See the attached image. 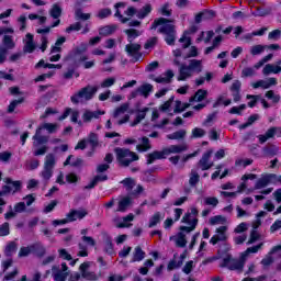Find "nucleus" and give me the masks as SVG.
I'll list each match as a JSON object with an SVG mask.
<instances>
[{
    "label": "nucleus",
    "instance_id": "f257e3e1",
    "mask_svg": "<svg viewBox=\"0 0 281 281\" xmlns=\"http://www.w3.org/2000/svg\"><path fill=\"white\" fill-rule=\"evenodd\" d=\"M175 20H168L166 18H158L154 20L150 30L158 29L160 34H165V41L167 45H175L177 38V30L175 29Z\"/></svg>",
    "mask_w": 281,
    "mask_h": 281
},
{
    "label": "nucleus",
    "instance_id": "f03ea898",
    "mask_svg": "<svg viewBox=\"0 0 281 281\" xmlns=\"http://www.w3.org/2000/svg\"><path fill=\"white\" fill-rule=\"evenodd\" d=\"M201 74L203 71V61L199 59H191L189 65H181L179 68L178 80L183 81L192 78V74Z\"/></svg>",
    "mask_w": 281,
    "mask_h": 281
},
{
    "label": "nucleus",
    "instance_id": "7ed1b4c3",
    "mask_svg": "<svg viewBox=\"0 0 281 281\" xmlns=\"http://www.w3.org/2000/svg\"><path fill=\"white\" fill-rule=\"evenodd\" d=\"M114 153L119 166H122L123 168H128L133 161H139V155L135 151H131L128 148L116 147Z\"/></svg>",
    "mask_w": 281,
    "mask_h": 281
},
{
    "label": "nucleus",
    "instance_id": "20e7f679",
    "mask_svg": "<svg viewBox=\"0 0 281 281\" xmlns=\"http://www.w3.org/2000/svg\"><path fill=\"white\" fill-rule=\"evenodd\" d=\"M98 86H86L81 88L77 93H75L70 100L72 104H80L82 102H89L93 100L94 95L98 93Z\"/></svg>",
    "mask_w": 281,
    "mask_h": 281
},
{
    "label": "nucleus",
    "instance_id": "39448f33",
    "mask_svg": "<svg viewBox=\"0 0 281 281\" xmlns=\"http://www.w3.org/2000/svg\"><path fill=\"white\" fill-rule=\"evenodd\" d=\"M196 216H199V210H196V207H191L190 212H187L181 220V223H184L189 226H180L179 229L194 232L199 225V218Z\"/></svg>",
    "mask_w": 281,
    "mask_h": 281
},
{
    "label": "nucleus",
    "instance_id": "423d86ee",
    "mask_svg": "<svg viewBox=\"0 0 281 281\" xmlns=\"http://www.w3.org/2000/svg\"><path fill=\"white\" fill-rule=\"evenodd\" d=\"M245 262L247 261L243 258V255H240L239 259H234L232 255H226L223 258L221 267H226V269H229V271H237L238 273H243V270L245 269Z\"/></svg>",
    "mask_w": 281,
    "mask_h": 281
},
{
    "label": "nucleus",
    "instance_id": "0eeeda50",
    "mask_svg": "<svg viewBox=\"0 0 281 281\" xmlns=\"http://www.w3.org/2000/svg\"><path fill=\"white\" fill-rule=\"evenodd\" d=\"M56 166V156L54 154H47L44 161V168L40 176L47 183L54 176V167Z\"/></svg>",
    "mask_w": 281,
    "mask_h": 281
},
{
    "label": "nucleus",
    "instance_id": "6e6552de",
    "mask_svg": "<svg viewBox=\"0 0 281 281\" xmlns=\"http://www.w3.org/2000/svg\"><path fill=\"white\" fill-rule=\"evenodd\" d=\"M168 155H176L175 149L171 146L164 148L162 150H155L147 155V166H150V164H155L157 159H166Z\"/></svg>",
    "mask_w": 281,
    "mask_h": 281
},
{
    "label": "nucleus",
    "instance_id": "1a4fd4ad",
    "mask_svg": "<svg viewBox=\"0 0 281 281\" xmlns=\"http://www.w3.org/2000/svg\"><path fill=\"white\" fill-rule=\"evenodd\" d=\"M87 245L88 247H95V239L90 236H82L81 243L78 244L79 251L77 256H79L80 258H87V256H89V248L87 247Z\"/></svg>",
    "mask_w": 281,
    "mask_h": 281
},
{
    "label": "nucleus",
    "instance_id": "9d476101",
    "mask_svg": "<svg viewBox=\"0 0 281 281\" xmlns=\"http://www.w3.org/2000/svg\"><path fill=\"white\" fill-rule=\"evenodd\" d=\"M91 268V262L90 261H85L83 263L80 265L79 271H80V278H83V280H90V281H95L99 280V276L93 272L89 271Z\"/></svg>",
    "mask_w": 281,
    "mask_h": 281
},
{
    "label": "nucleus",
    "instance_id": "9b49d317",
    "mask_svg": "<svg viewBox=\"0 0 281 281\" xmlns=\"http://www.w3.org/2000/svg\"><path fill=\"white\" fill-rule=\"evenodd\" d=\"M191 231H187V229H180L177 233V235L171 236L169 238V240H172L173 243H176V247H180L183 248L186 247V245H188V234H191Z\"/></svg>",
    "mask_w": 281,
    "mask_h": 281
},
{
    "label": "nucleus",
    "instance_id": "f8f14e48",
    "mask_svg": "<svg viewBox=\"0 0 281 281\" xmlns=\"http://www.w3.org/2000/svg\"><path fill=\"white\" fill-rule=\"evenodd\" d=\"M134 220L135 215H133V213H130L127 216L124 217H114L112 220V223L114 227H117V229H124L126 227H133V224H131V222H133Z\"/></svg>",
    "mask_w": 281,
    "mask_h": 281
},
{
    "label": "nucleus",
    "instance_id": "ddd939ff",
    "mask_svg": "<svg viewBox=\"0 0 281 281\" xmlns=\"http://www.w3.org/2000/svg\"><path fill=\"white\" fill-rule=\"evenodd\" d=\"M227 226H220L215 229V235L210 239L211 245H218V243H226L227 236Z\"/></svg>",
    "mask_w": 281,
    "mask_h": 281
},
{
    "label": "nucleus",
    "instance_id": "4468645a",
    "mask_svg": "<svg viewBox=\"0 0 281 281\" xmlns=\"http://www.w3.org/2000/svg\"><path fill=\"white\" fill-rule=\"evenodd\" d=\"M89 49V45L87 43H81L79 46L72 49L74 58L78 63H85L89 60V56L85 55V53Z\"/></svg>",
    "mask_w": 281,
    "mask_h": 281
},
{
    "label": "nucleus",
    "instance_id": "2eb2a0df",
    "mask_svg": "<svg viewBox=\"0 0 281 281\" xmlns=\"http://www.w3.org/2000/svg\"><path fill=\"white\" fill-rule=\"evenodd\" d=\"M274 179H277L276 173H270L261 177L259 180H257L255 184V190H262V188H267L269 183H276Z\"/></svg>",
    "mask_w": 281,
    "mask_h": 281
},
{
    "label": "nucleus",
    "instance_id": "dca6fc26",
    "mask_svg": "<svg viewBox=\"0 0 281 281\" xmlns=\"http://www.w3.org/2000/svg\"><path fill=\"white\" fill-rule=\"evenodd\" d=\"M212 157V150H207L203 154L202 158L198 162V168L201 170H210L214 166V162L210 161Z\"/></svg>",
    "mask_w": 281,
    "mask_h": 281
},
{
    "label": "nucleus",
    "instance_id": "f3484780",
    "mask_svg": "<svg viewBox=\"0 0 281 281\" xmlns=\"http://www.w3.org/2000/svg\"><path fill=\"white\" fill-rule=\"evenodd\" d=\"M125 52L128 56H133L136 60H139V57H142V54H139V52H142V45L130 42V44L125 46Z\"/></svg>",
    "mask_w": 281,
    "mask_h": 281
},
{
    "label": "nucleus",
    "instance_id": "a211bd4d",
    "mask_svg": "<svg viewBox=\"0 0 281 281\" xmlns=\"http://www.w3.org/2000/svg\"><path fill=\"white\" fill-rule=\"evenodd\" d=\"M87 214H89L87 210L80 209V210H70V212L67 213L66 216H68V221H70V223H74L75 221H82V218H85Z\"/></svg>",
    "mask_w": 281,
    "mask_h": 281
},
{
    "label": "nucleus",
    "instance_id": "6ab92c4d",
    "mask_svg": "<svg viewBox=\"0 0 281 281\" xmlns=\"http://www.w3.org/2000/svg\"><path fill=\"white\" fill-rule=\"evenodd\" d=\"M33 146L35 148H38V146H43V144H47L49 142V137L43 136V130H41L40 127H37L35 135L33 136Z\"/></svg>",
    "mask_w": 281,
    "mask_h": 281
},
{
    "label": "nucleus",
    "instance_id": "aec40b11",
    "mask_svg": "<svg viewBox=\"0 0 281 281\" xmlns=\"http://www.w3.org/2000/svg\"><path fill=\"white\" fill-rule=\"evenodd\" d=\"M36 49V44L34 43V35L27 33L24 40V54H32Z\"/></svg>",
    "mask_w": 281,
    "mask_h": 281
},
{
    "label": "nucleus",
    "instance_id": "412c9836",
    "mask_svg": "<svg viewBox=\"0 0 281 281\" xmlns=\"http://www.w3.org/2000/svg\"><path fill=\"white\" fill-rule=\"evenodd\" d=\"M240 87H243V82H240V80H235L231 86L234 102H240L241 100Z\"/></svg>",
    "mask_w": 281,
    "mask_h": 281
},
{
    "label": "nucleus",
    "instance_id": "4be33fe9",
    "mask_svg": "<svg viewBox=\"0 0 281 281\" xmlns=\"http://www.w3.org/2000/svg\"><path fill=\"white\" fill-rule=\"evenodd\" d=\"M31 249H32V254L37 258H43L45 254H47V249L41 241L31 244Z\"/></svg>",
    "mask_w": 281,
    "mask_h": 281
},
{
    "label": "nucleus",
    "instance_id": "5701e85b",
    "mask_svg": "<svg viewBox=\"0 0 281 281\" xmlns=\"http://www.w3.org/2000/svg\"><path fill=\"white\" fill-rule=\"evenodd\" d=\"M100 115H104V111H91V110H86L82 114V120L86 123L91 122V120H98Z\"/></svg>",
    "mask_w": 281,
    "mask_h": 281
},
{
    "label": "nucleus",
    "instance_id": "b1692460",
    "mask_svg": "<svg viewBox=\"0 0 281 281\" xmlns=\"http://www.w3.org/2000/svg\"><path fill=\"white\" fill-rule=\"evenodd\" d=\"M140 144L136 145V150L138 153H148L153 148V145H150V138L144 136L139 138Z\"/></svg>",
    "mask_w": 281,
    "mask_h": 281
},
{
    "label": "nucleus",
    "instance_id": "393cba45",
    "mask_svg": "<svg viewBox=\"0 0 281 281\" xmlns=\"http://www.w3.org/2000/svg\"><path fill=\"white\" fill-rule=\"evenodd\" d=\"M172 78H175V72L172 70H167L160 77L155 78V82L170 85L172 82Z\"/></svg>",
    "mask_w": 281,
    "mask_h": 281
},
{
    "label": "nucleus",
    "instance_id": "a878e982",
    "mask_svg": "<svg viewBox=\"0 0 281 281\" xmlns=\"http://www.w3.org/2000/svg\"><path fill=\"white\" fill-rule=\"evenodd\" d=\"M165 216L166 215L161 212L154 213V215L149 218L148 227L149 228L157 227V225H159V223L164 221Z\"/></svg>",
    "mask_w": 281,
    "mask_h": 281
},
{
    "label": "nucleus",
    "instance_id": "bb28decb",
    "mask_svg": "<svg viewBox=\"0 0 281 281\" xmlns=\"http://www.w3.org/2000/svg\"><path fill=\"white\" fill-rule=\"evenodd\" d=\"M276 133H278V127H270L266 134L258 136L259 143L265 144L268 139H272L276 137Z\"/></svg>",
    "mask_w": 281,
    "mask_h": 281
},
{
    "label": "nucleus",
    "instance_id": "cd10ccee",
    "mask_svg": "<svg viewBox=\"0 0 281 281\" xmlns=\"http://www.w3.org/2000/svg\"><path fill=\"white\" fill-rule=\"evenodd\" d=\"M281 72V66L280 65H272L268 64L263 67L262 74L263 76H271V74H280Z\"/></svg>",
    "mask_w": 281,
    "mask_h": 281
},
{
    "label": "nucleus",
    "instance_id": "c85d7f7f",
    "mask_svg": "<svg viewBox=\"0 0 281 281\" xmlns=\"http://www.w3.org/2000/svg\"><path fill=\"white\" fill-rule=\"evenodd\" d=\"M199 181H201L199 171H196V169H192L189 173V186H191V188H196Z\"/></svg>",
    "mask_w": 281,
    "mask_h": 281
},
{
    "label": "nucleus",
    "instance_id": "c756f323",
    "mask_svg": "<svg viewBox=\"0 0 281 281\" xmlns=\"http://www.w3.org/2000/svg\"><path fill=\"white\" fill-rule=\"evenodd\" d=\"M104 252L109 254V256H113L115 254V250L113 249V240L111 239V236L104 235Z\"/></svg>",
    "mask_w": 281,
    "mask_h": 281
},
{
    "label": "nucleus",
    "instance_id": "7c9ffc66",
    "mask_svg": "<svg viewBox=\"0 0 281 281\" xmlns=\"http://www.w3.org/2000/svg\"><path fill=\"white\" fill-rule=\"evenodd\" d=\"M150 111V108H144L143 110H138L136 113V117L132 123V126H137L143 120L146 119V113Z\"/></svg>",
    "mask_w": 281,
    "mask_h": 281
},
{
    "label": "nucleus",
    "instance_id": "2f4dec72",
    "mask_svg": "<svg viewBox=\"0 0 281 281\" xmlns=\"http://www.w3.org/2000/svg\"><path fill=\"white\" fill-rule=\"evenodd\" d=\"M263 245H265L263 243H260L257 246L247 248L244 252H241V257L247 260V258H249L250 254H258L260 251V249H262Z\"/></svg>",
    "mask_w": 281,
    "mask_h": 281
},
{
    "label": "nucleus",
    "instance_id": "473e14b6",
    "mask_svg": "<svg viewBox=\"0 0 281 281\" xmlns=\"http://www.w3.org/2000/svg\"><path fill=\"white\" fill-rule=\"evenodd\" d=\"M207 98V90L200 89L193 97L190 98V102H203Z\"/></svg>",
    "mask_w": 281,
    "mask_h": 281
},
{
    "label": "nucleus",
    "instance_id": "72a5a7b5",
    "mask_svg": "<svg viewBox=\"0 0 281 281\" xmlns=\"http://www.w3.org/2000/svg\"><path fill=\"white\" fill-rule=\"evenodd\" d=\"M124 32L127 35L128 43H133V41H135V38L142 36V31H139V30L127 29Z\"/></svg>",
    "mask_w": 281,
    "mask_h": 281
},
{
    "label": "nucleus",
    "instance_id": "f704fd0d",
    "mask_svg": "<svg viewBox=\"0 0 281 281\" xmlns=\"http://www.w3.org/2000/svg\"><path fill=\"white\" fill-rule=\"evenodd\" d=\"M116 30H117V26L115 25H105L99 29V34L100 36H111V34H114Z\"/></svg>",
    "mask_w": 281,
    "mask_h": 281
},
{
    "label": "nucleus",
    "instance_id": "c9c22d12",
    "mask_svg": "<svg viewBox=\"0 0 281 281\" xmlns=\"http://www.w3.org/2000/svg\"><path fill=\"white\" fill-rule=\"evenodd\" d=\"M138 93H139V95H143V98H148V95H150V93H153V85L145 83L143 86H139Z\"/></svg>",
    "mask_w": 281,
    "mask_h": 281
},
{
    "label": "nucleus",
    "instance_id": "e433bc0d",
    "mask_svg": "<svg viewBox=\"0 0 281 281\" xmlns=\"http://www.w3.org/2000/svg\"><path fill=\"white\" fill-rule=\"evenodd\" d=\"M131 198L126 196L123 198L121 201H119V206L116 209V212H126V210H128V207H131Z\"/></svg>",
    "mask_w": 281,
    "mask_h": 281
},
{
    "label": "nucleus",
    "instance_id": "4c0bfd02",
    "mask_svg": "<svg viewBox=\"0 0 281 281\" xmlns=\"http://www.w3.org/2000/svg\"><path fill=\"white\" fill-rule=\"evenodd\" d=\"M16 249H19V245L16 244V241H10L5 246L4 255L8 257L14 256V254H16Z\"/></svg>",
    "mask_w": 281,
    "mask_h": 281
},
{
    "label": "nucleus",
    "instance_id": "58836bf2",
    "mask_svg": "<svg viewBox=\"0 0 281 281\" xmlns=\"http://www.w3.org/2000/svg\"><path fill=\"white\" fill-rule=\"evenodd\" d=\"M204 135H207V132L201 127H194L191 131L190 139H201Z\"/></svg>",
    "mask_w": 281,
    "mask_h": 281
},
{
    "label": "nucleus",
    "instance_id": "ea45409f",
    "mask_svg": "<svg viewBox=\"0 0 281 281\" xmlns=\"http://www.w3.org/2000/svg\"><path fill=\"white\" fill-rule=\"evenodd\" d=\"M63 14V8L58 4H54L52 9L49 10V15L52 19H56L57 21H60V16Z\"/></svg>",
    "mask_w": 281,
    "mask_h": 281
},
{
    "label": "nucleus",
    "instance_id": "a19ab883",
    "mask_svg": "<svg viewBox=\"0 0 281 281\" xmlns=\"http://www.w3.org/2000/svg\"><path fill=\"white\" fill-rule=\"evenodd\" d=\"M186 135H188V131L186 130H179L177 132H173L171 134L167 135V139H186Z\"/></svg>",
    "mask_w": 281,
    "mask_h": 281
},
{
    "label": "nucleus",
    "instance_id": "79ce46f5",
    "mask_svg": "<svg viewBox=\"0 0 281 281\" xmlns=\"http://www.w3.org/2000/svg\"><path fill=\"white\" fill-rule=\"evenodd\" d=\"M2 43L4 45V49H14L16 47V44L14 43V40L12 38V35H4L2 38Z\"/></svg>",
    "mask_w": 281,
    "mask_h": 281
},
{
    "label": "nucleus",
    "instance_id": "37998d69",
    "mask_svg": "<svg viewBox=\"0 0 281 281\" xmlns=\"http://www.w3.org/2000/svg\"><path fill=\"white\" fill-rule=\"evenodd\" d=\"M58 127L59 125L56 123H44L38 128H41V131H47V133L53 134L58 131Z\"/></svg>",
    "mask_w": 281,
    "mask_h": 281
},
{
    "label": "nucleus",
    "instance_id": "c03bdc74",
    "mask_svg": "<svg viewBox=\"0 0 281 281\" xmlns=\"http://www.w3.org/2000/svg\"><path fill=\"white\" fill-rule=\"evenodd\" d=\"M278 85V79L274 77H270L266 80L261 79V89H271V87H276Z\"/></svg>",
    "mask_w": 281,
    "mask_h": 281
},
{
    "label": "nucleus",
    "instance_id": "a18cd8bd",
    "mask_svg": "<svg viewBox=\"0 0 281 281\" xmlns=\"http://www.w3.org/2000/svg\"><path fill=\"white\" fill-rule=\"evenodd\" d=\"M7 186H4V188H11L10 192H12L13 194L19 192V190H21V181H12L10 179H7Z\"/></svg>",
    "mask_w": 281,
    "mask_h": 281
},
{
    "label": "nucleus",
    "instance_id": "49530a36",
    "mask_svg": "<svg viewBox=\"0 0 281 281\" xmlns=\"http://www.w3.org/2000/svg\"><path fill=\"white\" fill-rule=\"evenodd\" d=\"M210 225H225L227 223V218L223 215H215L209 220Z\"/></svg>",
    "mask_w": 281,
    "mask_h": 281
},
{
    "label": "nucleus",
    "instance_id": "de8ad7c7",
    "mask_svg": "<svg viewBox=\"0 0 281 281\" xmlns=\"http://www.w3.org/2000/svg\"><path fill=\"white\" fill-rule=\"evenodd\" d=\"M75 19L76 21H89L91 19V13L82 12V9H77L75 11Z\"/></svg>",
    "mask_w": 281,
    "mask_h": 281
},
{
    "label": "nucleus",
    "instance_id": "09e8293b",
    "mask_svg": "<svg viewBox=\"0 0 281 281\" xmlns=\"http://www.w3.org/2000/svg\"><path fill=\"white\" fill-rule=\"evenodd\" d=\"M65 41H67V38L59 37L56 41L55 46L52 47L50 54H60L63 52V48L60 46L65 43Z\"/></svg>",
    "mask_w": 281,
    "mask_h": 281
},
{
    "label": "nucleus",
    "instance_id": "8fccbe9b",
    "mask_svg": "<svg viewBox=\"0 0 281 281\" xmlns=\"http://www.w3.org/2000/svg\"><path fill=\"white\" fill-rule=\"evenodd\" d=\"M144 256H146V252H144V250H142V247L137 246L134 249V254H133V262H140V260L144 258Z\"/></svg>",
    "mask_w": 281,
    "mask_h": 281
},
{
    "label": "nucleus",
    "instance_id": "3c124183",
    "mask_svg": "<svg viewBox=\"0 0 281 281\" xmlns=\"http://www.w3.org/2000/svg\"><path fill=\"white\" fill-rule=\"evenodd\" d=\"M153 12V5L145 4L138 12L137 19H146V15Z\"/></svg>",
    "mask_w": 281,
    "mask_h": 281
},
{
    "label": "nucleus",
    "instance_id": "603ef678",
    "mask_svg": "<svg viewBox=\"0 0 281 281\" xmlns=\"http://www.w3.org/2000/svg\"><path fill=\"white\" fill-rule=\"evenodd\" d=\"M128 103H123L121 106L116 108L114 113H113V117L117 119L122 115H124V113H126V111H128Z\"/></svg>",
    "mask_w": 281,
    "mask_h": 281
},
{
    "label": "nucleus",
    "instance_id": "864d4df0",
    "mask_svg": "<svg viewBox=\"0 0 281 281\" xmlns=\"http://www.w3.org/2000/svg\"><path fill=\"white\" fill-rule=\"evenodd\" d=\"M265 49H267L266 45H254L250 47V54L251 56H260V54H262Z\"/></svg>",
    "mask_w": 281,
    "mask_h": 281
},
{
    "label": "nucleus",
    "instance_id": "5fc2aeb1",
    "mask_svg": "<svg viewBox=\"0 0 281 281\" xmlns=\"http://www.w3.org/2000/svg\"><path fill=\"white\" fill-rule=\"evenodd\" d=\"M24 102H25V98L13 100L8 106V113H14V109H16L19 104H23Z\"/></svg>",
    "mask_w": 281,
    "mask_h": 281
},
{
    "label": "nucleus",
    "instance_id": "6e6d98bb",
    "mask_svg": "<svg viewBox=\"0 0 281 281\" xmlns=\"http://www.w3.org/2000/svg\"><path fill=\"white\" fill-rule=\"evenodd\" d=\"M30 254H32V245L21 247L18 256L19 258H27Z\"/></svg>",
    "mask_w": 281,
    "mask_h": 281
},
{
    "label": "nucleus",
    "instance_id": "4d7b16f0",
    "mask_svg": "<svg viewBox=\"0 0 281 281\" xmlns=\"http://www.w3.org/2000/svg\"><path fill=\"white\" fill-rule=\"evenodd\" d=\"M60 25V20H56L52 26H46L45 29H37V34H49L52 32V27H58Z\"/></svg>",
    "mask_w": 281,
    "mask_h": 281
},
{
    "label": "nucleus",
    "instance_id": "13d9d810",
    "mask_svg": "<svg viewBox=\"0 0 281 281\" xmlns=\"http://www.w3.org/2000/svg\"><path fill=\"white\" fill-rule=\"evenodd\" d=\"M127 192H131L135 188V180L133 178H126L121 182Z\"/></svg>",
    "mask_w": 281,
    "mask_h": 281
},
{
    "label": "nucleus",
    "instance_id": "bf43d9fd",
    "mask_svg": "<svg viewBox=\"0 0 281 281\" xmlns=\"http://www.w3.org/2000/svg\"><path fill=\"white\" fill-rule=\"evenodd\" d=\"M186 109H190V103H183L181 101H176L175 113H182Z\"/></svg>",
    "mask_w": 281,
    "mask_h": 281
},
{
    "label": "nucleus",
    "instance_id": "052dcab7",
    "mask_svg": "<svg viewBox=\"0 0 281 281\" xmlns=\"http://www.w3.org/2000/svg\"><path fill=\"white\" fill-rule=\"evenodd\" d=\"M251 76H256V69L254 67H245L241 70V78H251Z\"/></svg>",
    "mask_w": 281,
    "mask_h": 281
},
{
    "label": "nucleus",
    "instance_id": "680f3d73",
    "mask_svg": "<svg viewBox=\"0 0 281 281\" xmlns=\"http://www.w3.org/2000/svg\"><path fill=\"white\" fill-rule=\"evenodd\" d=\"M67 276H69V272H63V270H56L54 272V280L55 281H65V280H67Z\"/></svg>",
    "mask_w": 281,
    "mask_h": 281
},
{
    "label": "nucleus",
    "instance_id": "e2e57ef3",
    "mask_svg": "<svg viewBox=\"0 0 281 281\" xmlns=\"http://www.w3.org/2000/svg\"><path fill=\"white\" fill-rule=\"evenodd\" d=\"M159 12L162 16H172V9H170V3H165L160 9Z\"/></svg>",
    "mask_w": 281,
    "mask_h": 281
},
{
    "label": "nucleus",
    "instance_id": "0e129e2a",
    "mask_svg": "<svg viewBox=\"0 0 281 281\" xmlns=\"http://www.w3.org/2000/svg\"><path fill=\"white\" fill-rule=\"evenodd\" d=\"M265 97L268 98V100H272L274 104H278V102H280V94H276L273 90L267 91Z\"/></svg>",
    "mask_w": 281,
    "mask_h": 281
},
{
    "label": "nucleus",
    "instance_id": "69168bd1",
    "mask_svg": "<svg viewBox=\"0 0 281 281\" xmlns=\"http://www.w3.org/2000/svg\"><path fill=\"white\" fill-rule=\"evenodd\" d=\"M88 143L92 146V148H98V134L90 133V135L88 136Z\"/></svg>",
    "mask_w": 281,
    "mask_h": 281
},
{
    "label": "nucleus",
    "instance_id": "338daca9",
    "mask_svg": "<svg viewBox=\"0 0 281 281\" xmlns=\"http://www.w3.org/2000/svg\"><path fill=\"white\" fill-rule=\"evenodd\" d=\"M0 236H10V223L4 222L0 225Z\"/></svg>",
    "mask_w": 281,
    "mask_h": 281
},
{
    "label": "nucleus",
    "instance_id": "774afa93",
    "mask_svg": "<svg viewBox=\"0 0 281 281\" xmlns=\"http://www.w3.org/2000/svg\"><path fill=\"white\" fill-rule=\"evenodd\" d=\"M204 204L212 205V207H216V205H218V199L214 196H207L204 199Z\"/></svg>",
    "mask_w": 281,
    "mask_h": 281
}]
</instances>
